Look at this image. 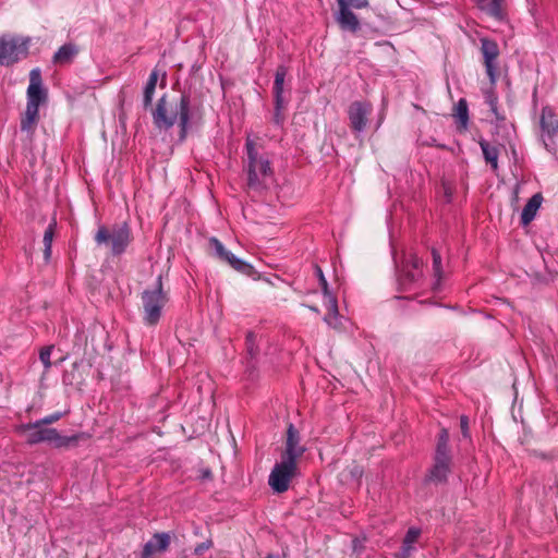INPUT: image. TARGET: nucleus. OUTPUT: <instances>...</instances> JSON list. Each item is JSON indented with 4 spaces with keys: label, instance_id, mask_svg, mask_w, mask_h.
Here are the masks:
<instances>
[{
    "label": "nucleus",
    "instance_id": "3",
    "mask_svg": "<svg viewBox=\"0 0 558 558\" xmlns=\"http://www.w3.org/2000/svg\"><path fill=\"white\" fill-rule=\"evenodd\" d=\"M247 154V183L251 189H262L272 179V169L269 160L259 155L251 137L246 138Z\"/></svg>",
    "mask_w": 558,
    "mask_h": 558
},
{
    "label": "nucleus",
    "instance_id": "13",
    "mask_svg": "<svg viewBox=\"0 0 558 558\" xmlns=\"http://www.w3.org/2000/svg\"><path fill=\"white\" fill-rule=\"evenodd\" d=\"M372 111V106L368 102L355 101L350 105L348 116L351 128L354 132L361 133L367 124V117Z\"/></svg>",
    "mask_w": 558,
    "mask_h": 558
},
{
    "label": "nucleus",
    "instance_id": "6",
    "mask_svg": "<svg viewBox=\"0 0 558 558\" xmlns=\"http://www.w3.org/2000/svg\"><path fill=\"white\" fill-rule=\"evenodd\" d=\"M296 463L280 460L270 472L268 484L276 493H284L289 489L291 480L296 475Z\"/></svg>",
    "mask_w": 558,
    "mask_h": 558
},
{
    "label": "nucleus",
    "instance_id": "21",
    "mask_svg": "<svg viewBox=\"0 0 558 558\" xmlns=\"http://www.w3.org/2000/svg\"><path fill=\"white\" fill-rule=\"evenodd\" d=\"M543 202V196L539 193L534 194L526 205L523 207L521 213V223L527 226L536 216Z\"/></svg>",
    "mask_w": 558,
    "mask_h": 558
},
{
    "label": "nucleus",
    "instance_id": "37",
    "mask_svg": "<svg viewBox=\"0 0 558 558\" xmlns=\"http://www.w3.org/2000/svg\"><path fill=\"white\" fill-rule=\"evenodd\" d=\"M254 341H255V335L253 332H250L246 337V343H247V348H248V351L251 354H253Z\"/></svg>",
    "mask_w": 558,
    "mask_h": 558
},
{
    "label": "nucleus",
    "instance_id": "22",
    "mask_svg": "<svg viewBox=\"0 0 558 558\" xmlns=\"http://www.w3.org/2000/svg\"><path fill=\"white\" fill-rule=\"evenodd\" d=\"M77 48L73 44H65L59 48L53 56V62L57 64H66L77 54Z\"/></svg>",
    "mask_w": 558,
    "mask_h": 558
},
{
    "label": "nucleus",
    "instance_id": "4",
    "mask_svg": "<svg viewBox=\"0 0 558 558\" xmlns=\"http://www.w3.org/2000/svg\"><path fill=\"white\" fill-rule=\"evenodd\" d=\"M168 300V295L162 289L161 277H158L156 287L147 289L142 293L143 320L145 325L155 326L159 323Z\"/></svg>",
    "mask_w": 558,
    "mask_h": 558
},
{
    "label": "nucleus",
    "instance_id": "18",
    "mask_svg": "<svg viewBox=\"0 0 558 558\" xmlns=\"http://www.w3.org/2000/svg\"><path fill=\"white\" fill-rule=\"evenodd\" d=\"M170 544V537L166 533L155 534L144 546L142 558H153L157 553L165 551Z\"/></svg>",
    "mask_w": 558,
    "mask_h": 558
},
{
    "label": "nucleus",
    "instance_id": "8",
    "mask_svg": "<svg viewBox=\"0 0 558 558\" xmlns=\"http://www.w3.org/2000/svg\"><path fill=\"white\" fill-rule=\"evenodd\" d=\"M541 138L548 150L553 149L554 140L558 137V113L553 107L546 106L541 114Z\"/></svg>",
    "mask_w": 558,
    "mask_h": 558
},
{
    "label": "nucleus",
    "instance_id": "16",
    "mask_svg": "<svg viewBox=\"0 0 558 558\" xmlns=\"http://www.w3.org/2000/svg\"><path fill=\"white\" fill-rule=\"evenodd\" d=\"M421 266L422 260L417 256H411L409 262L403 266L399 276V283L404 289L421 277Z\"/></svg>",
    "mask_w": 558,
    "mask_h": 558
},
{
    "label": "nucleus",
    "instance_id": "38",
    "mask_svg": "<svg viewBox=\"0 0 558 558\" xmlns=\"http://www.w3.org/2000/svg\"><path fill=\"white\" fill-rule=\"evenodd\" d=\"M265 558H278L276 555L268 554Z\"/></svg>",
    "mask_w": 558,
    "mask_h": 558
},
{
    "label": "nucleus",
    "instance_id": "27",
    "mask_svg": "<svg viewBox=\"0 0 558 558\" xmlns=\"http://www.w3.org/2000/svg\"><path fill=\"white\" fill-rule=\"evenodd\" d=\"M421 534V531L415 527L409 529V531L405 534V537L403 539L402 545V554L404 556H408L410 551L412 550L413 544L417 541L418 536Z\"/></svg>",
    "mask_w": 558,
    "mask_h": 558
},
{
    "label": "nucleus",
    "instance_id": "7",
    "mask_svg": "<svg viewBox=\"0 0 558 558\" xmlns=\"http://www.w3.org/2000/svg\"><path fill=\"white\" fill-rule=\"evenodd\" d=\"M28 43V38L2 37L0 39V63L10 64L25 57Z\"/></svg>",
    "mask_w": 558,
    "mask_h": 558
},
{
    "label": "nucleus",
    "instance_id": "29",
    "mask_svg": "<svg viewBox=\"0 0 558 558\" xmlns=\"http://www.w3.org/2000/svg\"><path fill=\"white\" fill-rule=\"evenodd\" d=\"M54 223H50L44 234L45 255L48 258L51 254Z\"/></svg>",
    "mask_w": 558,
    "mask_h": 558
},
{
    "label": "nucleus",
    "instance_id": "31",
    "mask_svg": "<svg viewBox=\"0 0 558 558\" xmlns=\"http://www.w3.org/2000/svg\"><path fill=\"white\" fill-rule=\"evenodd\" d=\"M485 101L489 106L490 111L496 116L497 119H499L497 111L498 99L492 88L485 92Z\"/></svg>",
    "mask_w": 558,
    "mask_h": 558
},
{
    "label": "nucleus",
    "instance_id": "1",
    "mask_svg": "<svg viewBox=\"0 0 558 558\" xmlns=\"http://www.w3.org/2000/svg\"><path fill=\"white\" fill-rule=\"evenodd\" d=\"M154 124L159 130L171 129L177 121L181 129L182 137L185 136L190 123V97L183 94L179 101L169 104L167 96L159 98L156 108L151 112Z\"/></svg>",
    "mask_w": 558,
    "mask_h": 558
},
{
    "label": "nucleus",
    "instance_id": "25",
    "mask_svg": "<svg viewBox=\"0 0 558 558\" xmlns=\"http://www.w3.org/2000/svg\"><path fill=\"white\" fill-rule=\"evenodd\" d=\"M157 82H158V72L156 70H154L150 73L148 81L144 88L143 104H144L145 108L149 107L153 102L154 93H155Z\"/></svg>",
    "mask_w": 558,
    "mask_h": 558
},
{
    "label": "nucleus",
    "instance_id": "2",
    "mask_svg": "<svg viewBox=\"0 0 558 558\" xmlns=\"http://www.w3.org/2000/svg\"><path fill=\"white\" fill-rule=\"evenodd\" d=\"M16 432L25 436L26 442L36 445L40 442H48L54 448H69L76 446L81 439L85 438V434L78 433L71 436L61 435L56 428L47 427L46 425L35 421L27 424H21L16 427Z\"/></svg>",
    "mask_w": 558,
    "mask_h": 558
},
{
    "label": "nucleus",
    "instance_id": "34",
    "mask_svg": "<svg viewBox=\"0 0 558 558\" xmlns=\"http://www.w3.org/2000/svg\"><path fill=\"white\" fill-rule=\"evenodd\" d=\"M61 417H62V413L57 412V413H52L50 415H47V416H45V417H43V418H40L38 421H39V423H41V424H44V425H46L48 427V425L58 422Z\"/></svg>",
    "mask_w": 558,
    "mask_h": 558
},
{
    "label": "nucleus",
    "instance_id": "17",
    "mask_svg": "<svg viewBox=\"0 0 558 558\" xmlns=\"http://www.w3.org/2000/svg\"><path fill=\"white\" fill-rule=\"evenodd\" d=\"M450 454L435 453V463L429 472V480L436 483L445 482L450 472Z\"/></svg>",
    "mask_w": 558,
    "mask_h": 558
},
{
    "label": "nucleus",
    "instance_id": "11",
    "mask_svg": "<svg viewBox=\"0 0 558 558\" xmlns=\"http://www.w3.org/2000/svg\"><path fill=\"white\" fill-rule=\"evenodd\" d=\"M47 92L43 87L41 72L38 68L33 69L29 73V85L27 88V105L38 107L46 100Z\"/></svg>",
    "mask_w": 558,
    "mask_h": 558
},
{
    "label": "nucleus",
    "instance_id": "28",
    "mask_svg": "<svg viewBox=\"0 0 558 558\" xmlns=\"http://www.w3.org/2000/svg\"><path fill=\"white\" fill-rule=\"evenodd\" d=\"M448 440H449L448 432H447V429L444 428V429H441L439 437H438L436 453L439 454L441 451V453H445L446 456L450 454L449 448H448Z\"/></svg>",
    "mask_w": 558,
    "mask_h": 558
},
{
    "label": "nucleus",
    "instance_id": "26",
    "mask_svg": "<svg viewBox=\"0 0 558 558\" xmlns=\"http://www.w3.org/2000/svg\"><path fill=\"white\" fill-rule=\"evenodd\" d=\"M38 112H39L38 107L26 106L24 117L22 118V121H21L22 131L28 132V131L33 130L34 125L36 124V122L38 120Z\"/></svg>",
    "mask_w": 558,
    "mask_h": 558
},
{
    "label": "nucleus",
    "instance_id": "33",
    "mask_svg": "<svg viewBox=\"0 0 558 558\" xmlns=\"http://www.w3.org/2000/svg\"><path fill=\"white\" fill-rule=\"evenodd\" d=\"M345 7L351 10L353 9H364L368 7V0H344Z\"/></svg>",
    "mask_w": 558,
    "mask_h": 558
},
{
    "label": "nucleus",
    "instance_id": "30",
    "mask_svg": "<svg viewBox=\"0 0 558 558\" xmlns=\"http://www.w3.org/2000/svg\"><path fill=\"white\" fill-rule=\"evenodd\" d=\"M52 350H53V345H48V347L43 348L39 352V360L43 363L46 372L49 371L51 367L50 357H51Z\"/></svg>",
    "mask_w": 558,
    "mask_h": 558
},
{
    "label": "nucleus",
    "instance_id": "9",
    "mask_svg": "<svg viewBox=\"0 0 558 558\" xmlns=\"http://www.w3.org/2000/svg\"><path fill=\"white\" fill-rule=\"evenodd\" d=\"M315 274L319 280L320 287L324 293V305L327 308L328 313L326 314L324 320L332 328H338L339 326V313H338V304L336 296L329 291L328 282L323 274V270L319 266H315Z\"/></svg>",
    "mask_w": 558,
    "mask_h": 558
},
{
    "label": "nucleus",
    "instance_id": "36",
    "mask_svg": "<svg viewBox=\"0 0 558 558\" xmlns=\"http://www.w3.org/2000/svg\"><path fill=\"white\" fill-rule=\"evenodd\" d=\"M461 432L464 437H469V420L466 416H461L460 418Z\"/></svg>",
    "mask_w": 558,
    "mask_h": 558
},
{
    "label": "nucleus",
    "instance_id": "15",
    "mask_svg": "<svg viewBox=\"0 0 558 558\" xmlns=\"http://www.w3.org/2000/svg\"><path fill=\"white\" fill-rule=\"evenodd\" d=\"M305 452V448L300 445L299 432L291 424L287 432L286 449L281 460L296 463L298 459Z\"/></svg>",
    "mask_w": 558,
    "mask_h": 558
},
{
    "label": "nucleus",
    "instance_id": "24",
    "mask_svg": "<svg viewBox=\"0 0 558 558\" xmlns=\"http://www.w3.org/2000/svg\"><path fill=\"white\" fill-rule=\"evenodd\" d=\"M454 118L461 130H466L469 124V108L465 99L461 98L454 107Z\"/></svg>",
    "mask_w": 558,
    "mask_h": 558
},
{
    "label": "nucleus",
    "instance_id": "10",
    "mask_svg": "<svg viewBox=\"0 0 558 558\" xmlns=\"http://www.w3.org/2000/svg\"><path fill=\"white\" fill-rule=\"evenodd\" d=\"M481 50L484 57L486 73L490 80L492 85H494L497 78L496 60L499 56L498 45L494 40H490L488 38H482Z\"/></svg>",
    "mask_w": 558,
    "mask_h": 558
},
{
    "label": "nucleus",
    "instance_id": "14",
    "mask_svg": "<svg viewBox=\"0 0 558 558\" xmlns=\"http://www.w3.org/2000/svg\"><path fill=\"white\" fill-rule=\"evenodd\" d=\"M287 75V69L284 66H279L276 71L275 82H274V94H275V122L277 124L282 123L283 117L281 111L286 108L287 101L283 98V85Z\"/></svg>",
    "mask_w": 558,
    "mask_h": 558
},
{
    "label": "nucleus",
    "instance_id": "12",
    "mask_svg": "<svg viewBox=\"0 0 558 558\" xmlns=\"http://www.w3.org/2000/svg\"><path fill=\"white\" fill-rule=\"evenodd\" d=\"M209 245L214 250L215 255L219 259L228 263L235 270L242 271V272H247L251 269L250 264L238 258L233 253L228 251L217 238H210Z\"/></svg>",
    "mask_w": 558,
    "mask_h": 558
},
{
    "label": "nucleus",
    "instance_id": "20",
    "mask_svg": "<svg viewBox=\"0 0 558 558\" xmlns=\"http://www.w3.org/2000/svg\"><path fill=\"white\" fill-rule=\"evenodd\" d=\"M477 8L494 17L501 21L505 17V0H475Z\"/></svg>",
    "mask_w": 558,
    "mask_h": 558
},
{
    "label": "nucleus",
    "instance_id": "19",
    "mask_svg": "<svg viewBox=\"0 0 558 558\" xmlns=\"http://www.w3.org/2000/svg\"><path fill=\"white\" fill-rule=\"evenodd\" d=\"M339 11L337 14V22L343 29L356 32L360 28L357 16L345 7L344 0H337Z\"/></svg>",
    "mask_w": 558,
    "mask_h": 558
},
{
    "label": "nucleus",
    "instance_id": "35",
    "mask_svg": "<svg viewBox=\"0 0 558 558\" xmlns=\"http://www.w3.org/2000/svg\"><path fill=\"white\" fill-rule=\"evenodd\" d=\"M210 547H211V542H209V541L203 542L195 547L194 553L196 555H202L204 551L208 550Z\"/></svg>",
    "mask_w": 558,
    "mask_h": 558
},
{
    "label": "nucleus",
    "instance_id": "5",
    "mask_svg": "<svg viewBox=\"0 0 558 558\" xmlns=\"http://www.w3.org/2000/svg\"><path fill=\"white\" fill-rule=\"evenodd\" d=\"M131 230L125 222L121 225H114L111 228L99 226L95 234V242L98 245H106L110 247V251L113 255H121L124 253L131 243Z\"/></svg>",
    "mask_w": 558,
    "mask_h": 558
},
{
    "label": "nucleus",
    "instance_id": "23",
    "mask_svg": "<svg viewBox=\"0 0 558 558\" xmlns=\"http://www.w3.org/2000/svg\"><path fill=\"white\" fill-rule=\"evenodd\" d=\"M481 149L487 163L496 171L498 169L499 150L496 146L490 145L487 141L480 142Z\"/></svg>",
    "mask_w": 558,
    "mask_h": 558
},
{
    "label": "nucleus",
    "instance_id": "32",
    "mask_svg": "<svg viewBox=\"0 0 558 558\" xmlns=\"http://www.w3.org/2000/svg\"><path fill=\"white\" fill-rule=\"evenodd\" d=\"M432 255H433L434 274H435V277L437 278V284H439V280L441 278V256L435 250H433Z\"/></svg>",
    "mask_w": 558,
    "mask_h": 558
}]
</instances>
